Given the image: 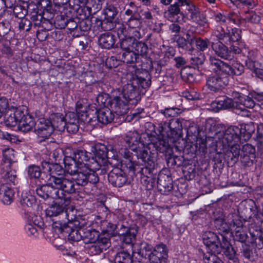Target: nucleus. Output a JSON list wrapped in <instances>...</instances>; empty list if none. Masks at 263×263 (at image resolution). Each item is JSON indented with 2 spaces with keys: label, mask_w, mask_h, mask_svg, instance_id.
<instances>
[{
  "label": "nucleus",
  "mask_w": 263,
  "mask_h": 263,
  "mask_svg": "<svg viewBox=\"0 0 263 263\" xmlns=\"http://www.w3.org/2000/svg\"><path fill=\"white\" fill-rule=\"evenodd\" d=\"M214 18L215 22L218 24L217 25H219L224 27V24L228 20L227 16L223 15L221 13H217L214 14ZM215 25V26H216ZM215 26L214 27V28Z\"/></svg>",
  "instance_id": "61"
},
{
  "label": "nucleus",
  "mask_w": 263,
  "mask_h": 263,
  "mask_svg": "<svg viewBox=\"0 0 263 263\" xmlns=\"http://www.w3.org/2000/svg\"><path fill=\"white\" fill-rule=\"evenodd\" d=\"M232 226L233 227L232 234L234 239L242 243L245 242L248 238V235L243 228L242 221L236 215L233 216Z\"/></svg>",
  "instance_id": "14"
},
{
  "label": "nucleus",
  "mask_w": 263,
  "mask_h": 263,
  "mask_svg": "<svg viewBox=\"0 0 263 263\" xmlns=\"http://www.w3.org/2000/svg\"><path fill=\"white\" fill-rule=\"evenodd\" d=\"M2 184L0 186V200L5 204L9 205L13 201L14 192L9 185L14 182L7 181L1 177Z\"/></svg>",
  "instance_id": "17"
},
{
  "label": "nucleus",
  "mask_w": 263,
  "mask_h": 263,
  "mask_svg": "<svg viewBox=\"0 0 263 263\" xmlns=\"http://www.w3.org/2000/svg\"><path fill=\"white\" fill-rule=\"evenodd\" d=\"M92 152L94 153L97 162L104 163L106 162L108 151L104 144L102 143L95 144L92 146Z\"/></svg>",
  "instance_id": "27"
},
{
  "label": "nucleus",
  "mask_w": 263,
  "mask_h": 263,
  "mask_svg": "<svg viewBox=\"0 0 263 263\" xmlns=\"http://www.w3.org/2000/svg\"><path fill=\"white\" fill-rule=\"evenodd\" d=\"M138 233V228L137 227H132L129 228V230L126 233L125 236L122 237L123 241L129 244L136 239V235Z\"/></svg>",
  "instance_id": "46"
},
{
  "label": "nucleus",
  "mask_w": 263,
  "mask_h": 263,
  "mask_svg": "<svg viewBox=\"0 0 263 263\" xmlns=\"http://www.w3.org/2000/svg\"><path fill=\"white\" fill-rule=\"evenodd\" d=\"M0 138L7 140L11 143H15L17 140V137L7 132H4L0 130Z\"/></svg>",
  "instance_id": "62"
},
{
  "label": "nucleus",
  "mask_w": 263,
  "mask_h": 263,
  "mask_svg": "<svg viewBox=\"0 0 263 263\" xmlns=\"http://www.w3.org/2000/svg\"><path fill=\"white\" fill-rule=\"evenodd\" d=\"M90 224L91 221L88 220L85 216L78 217L77 219L73 220V222H69V224L73 225L75 227L84 230H87V227L90 226Z\"/></svg>",
  "instance_id": "42"
},
{
  "label": "nucleus",
  "mask_w": 263,
  "mask_h": 263,
  "mask_svg": "<svg viewBox=\"0 0 263 263\" xmlns=\"http://www.w3.org/2000/svg\"><path fill=\"white\" fill-rule=\"evenodd\" d=\"M195 43L198 51H204L206 50L210 45V42L208 39H202L197 37L195 41Z\"/></svg>",
  "instance_id": "47"
},
{
  "label": "nucleus",
  "mask_w": 263,
  "mask_h": 263,
  "mask_svg": "<svg viewBox=\"0 0 263 263\" xmlns=\"http://www.w3.org/2000/svg\"><path fill=\"white\" fill-rule=\"evenodd\" d=\"M136 37H128L125 39H121L120 42V47L123 52L134 50V45L135 44Z\"/></svg>",
  "instance_id": "43"
},
{
  "label": "nucleus",
  "mask_w": 263,
  "mask_h": 263,
  "mask_svg": "<svg viewBox=\"0 0 263 263\" xmlns=\"http://www.w3.org/2000/svg\"><path fill=\"white\" fill-rule=\"evenodd\" d=\"M146 137L148 138V135L140 136L137 132L130 131L126 134L125 141L129 146L133 147L132 149L135 152L138 159H140L145 164L152 166L157 160V153L154 152L148 154L147 147H146L145 142L142 140Z\"/></svg>",
  "instance_id": "2"
},
{
  "label": "nucleus",
  "mask_w": 263,
  "mask_h": 263,
  "mask_svg": "<svg viewBox=\"0 0 263 263\" xmlns=\"http://www.w3.org/2000/svg\"><path fill=\"white\" fill-rule=\"evenodd\" d=\"M110 99L108 98V95L106 93H101L98 95L96 98V101L99 105L101 106H103L106 107V106L109 104L108 101Z\"/></svg>",
  "instance_id": "60"
},
{
  "label": "nucleus",
  "mask_w": 263,
  "mask_h": 263,
  "mask_svg": "<svg viewBox=\"0 0 263 263\" xmlns=\"http://www.w3.org/2000/svg\"><path fill=\"white\" fill-rule=\"evenodd\" d=\"M72 163H68V159L65 160V164L66 165L67 172L71 175H75L80 170L79 167L81 166V165L78 164L73 159H71Z\"/></svg>",
  "instance_id": "49"
},
{
  "label": "nucleus",
  "mask_w": 263,
  "mask_h": 263,
  "mask_svg": "<svg viewBox=\"0 0 263 263\" xmlns=\"http://www.w3.org/2000/svg\"><path fill=\"white\" fill-rule=\"evenodd\" d=\"M20 202L23 206L32 207L35 204V199L32 195L25 194L22 195Z\"/></svg>",
  "instance_id": "52"
},
{
  "label": "nucleus",
  "mask_w": 263,
  "mask_h": 263,
  "mask_svg": "<svg viewBox=\"0 0 263 263\" xmlns=\"http://www.w3.org/2000/svg\"><path fill=\"white\" fill-rule=\"evenodd\" d=\"M222 235L220 234L219 235H217L215 233L207 231L204 233L203 235V241L204 245L206 246L207 250L206 253H210L216 255V253H220V246L221 244L222 239L220 235ZM204 253H203V254Z\"/></svg>",
  "instance_id": "9"
},
{
  "label": "nucleus",
  "mask_w": 263,
  "mask_h": 263,
  "mask_svg": "<svg viewBox=\"0 0 263 263\" xmlns=\"http://www.w3.org/2000/svg\"><path fill=\"white\" fill-rule=\"evenodd\" d=\"M204 263H224L216 255L208 252L203 254Z\"/></svg>",
  "instance_id": "53"
},
{
  "label": "nucleus",
  "mask_w": 263,
  "mask_h": 263,
  "mask_svg": "<svg viewBox=\"0 0 263 263\" xmlns=\"http://www.w3.org/2000/svg\"><path fill=\"white\" fill-rule=\"evenodd\" d=\"M157 183L160 190L163 189L164 191H170L173 189L172 179L168 176L158 178Z\"/></svg>",
  "instance_id": "40"
},
{
  "label": "nucleus",
  "mask_w": 263,
  "mask_h": 263,
  "mask_svg": "<svg viewBox=\"0 0 263 263\" xmlns=\"http://www.w3.org/2000/svg\"><path fill=\"white\" fill-rule=\"evenodd\" d=\"M222 239L220 247V253L222 249L224 250L223 253L225 256L230 260H232L234 263H238V259L236 256V251L230 245L228 238L224 235H220Z\"/></svg>",
  "instance_id": "25"
},
{
  "label": "nucleus",
  "mask_w": 263,
  "mask_h": 263,
  "mask_svg": "<svg viewBox=\"0 0 263 263\" xmlns=\"http://www.w3.org/2000/svg\"><path fill=\"white\" fill-rule=\"evenodd\" d=\"M66 124H79L78 116L74 112H70L66 115Z\"/></svg>",
  "instance_id": "63"
},
{
  "label": "nucleus",
  "mask_w": 263,
  "mask_h": 263,
  "mask_svg": "<svg viewBox=\"0 0 263 263\" xmlns=\"http://www.w3.org/2000/svg\"><path fill=\"white\" fill-rule=\"evenodd\" d=\"M95 221L96 223L100 224V229L101 230V232L103 234H114L115 233V230L117 228L116 224L111 223L110 222H109V226L108 228H107L106 226L108 224L107 220L103 219L100 215H98L96 217Z\"/></svg>",
  "instance_id": "33"
},
{
  "label": "nucleus",
  "mask_w": 263,
  "mask_h": 263,
  "mask_svg": "<svg viewBox=\"0 0 263 263\" xmlns=\"http://www.w3.org/2000/svg\"><path fill=\"white\" fill-rule=\"evenodd\" d=\"M246 130V126L242 128L236 126H231L226 130L222 139V143L224 147L230 148V152L225 154L224 159L228 163H235L238 160L240 155L241 138Z\"/></svg>",
  "instance_id": "1"
},
{
  "label": "nucleus",
  "mask_w": 263,
  "mask_h": 263,
  "mask_svg": "<svg viewBox=\"0 0 263 263\" xmlns=\"http://www.w3.org/2000/svg\"><path fill=\"white\" fill-rule=\"evenodd\" d=\"M138 93V88L133 81L124 86L121 95L123 99H125L129 102L137 98Z\"/></svg>",
  "instance_id": "26"
},
{
  "label": "nucleus",
  "mask_w": 263,
  "mask_h": 263,
  "mask_svg": "<svg viewBox=\"0 0 263 263\" xmlns=\"http://www.w3.org/2000/svg\"><path fill=\"white\" fill-rule=\"evenodd\" d=\"M161 112L166 117H173L180 114L181 111L178 108L170 107L161 110Z\"/></svg>",
  "instance_id": "56"
},
{
  "label": "nucleus",
  "mask_w": 263,
  "mask_h": 263,
  "mask_svg": "<svg viewBox=\"0 0 263 263\" xmlns=\"http://www.w3.org/2000/svg\"><path fill=\"white\" fill-rule=\"evenodd\" d=\"M181 119H172L168 123H164L162 126L163 132L167 133L169 137H173L182 130V126Z\"/></svg>",
  "instance_id": "23"
},
{
  "label": "nucleus",
  "mask_w": 263,
  "mask_h": 263,
  "mask_svg": "<svg viewBox=\"0 0 263 263\" xmlns=\"http://www.w3.org/2000/svg\"><path fill=\"white\" fill-rule=\"evenodd\" d=\"M73 226H74L69 224L68 228H71V230L70 232L68 230H66L67 232L69 233V239L74 241H79L82 239L83 240V234L84 230L80 229L77 227L73 229Z\"/></svg>",
  "instance_id": "39"
},
{
  "label": "nucleus",
  "mask_w": 263,
  "mask_h": 263,
  "mask_svg": "<svg viewBox=\"0 0 263 263\" xmlns=\"http://www.w3.org/2000/svg\"><path fill=\"white\" fill-rule=\"evenodd\" d=\"M136 17H130L125 22L126 25L128 26L129 33L135 37L140 39L142 36L140 30L142 25V17L140 13H137Z\"/></svg>",
  "instance_id": "19"
},
{
  "label": "nucleus",
  "mask_w": 263,
  "mask_h": 263,
  "mask_svg": "<svg viewBox=\"0 0 263 263\" xmlns=\"http://www.w3.org/2000/svg\"><path fill=\"white\" fill-rule=\"evenodd\" d=\"M167 250L165 245L159 244L153 250L150 256V263H166L167 259Z\"/></svg>",
  "instance_id": "18"
},
{
  "label": "nucleus",
  "mask_w": 263,
  "mask_h": 263,
  "mask_svg": "<svg viewBox=\"0 0 263 263\" xmlns=\"http://www.w3.org/2000/svg\"><path fill=\"white\" fill-rule=\"evenodd\" d=\"M186 9L190 13V17L192 20L194 18H196V16L200 12L199 9L193 4L192 2L187 5Z\"/></svg>",
  "instance_id": "57"
},
{
  "label": "nucleus",
  "mask_w": 263,
  "mask_h": 263,
  "mask_svg": "<svg viewBox=\"0 0 263 263\" xmlns=\"http://www.w3.org/2000/svg\"><path fill=\"white\" fill-rule=\"evenodd\" d=\"M115 263H132L133 260L130 255L123 251L118 253L115 257Z\"/></svg>",
  "instance_id": "45"
},
{
  "label": "nucleus",
  "mask_w": 263,
  "mask_h": 263,
  "mask_svg": "<svg viewBox=\"0 0 263 263\" xmlns=\"http://www.w3.org/2000/svg\"><path fill=\"white\" fill-rule=\"evenodd\" d=\"M3 155L1 177L7 181L14 182L16 176L14 171L10 170V165L14 161V151L12 148H6L3 151Z\"/></svg>",
  "instance_id": "6"
},
{
  "label": "nucleus",
  "mask_w": 263,
  "mask_h": 263,
  "mask_svg": "<svg viewBox=\"0 0 263 263\" xmlns=\"http://www.w3.org/2000/svg\"><path fill=\"white\" fill-rule=\"evenodd\" d=\"M86 100L83 99L79 100L76 104V110L78 114L86 113L88 108V105L85 103Z\"/></svg>",
  "instance_id": "59"
},
{
  "label": "nucleus",
  "mask_w": 263,
  "mask_h": 263,
  "mask_svg": "<svg viewBox=\"0 0 263 263\" xmlns=\"http://www.w3.org/2000/svg\"><path fill=\"white\" fill-rule=\"evenodd\" d=\"M138 58V55L133 50L123 52L121 60L127 64H134L137 62Z\"/></svg>",
  "instance_id": "41"
},
{
  "label": "nucleus",
  "mask_w": 263,
  "mask_h": 263,
  "mask_svg": "<svg viewBox=\"0 0 263 263\" xmlns=\"http://www.w3.org/2000/svg\"><path fill=\"white\" fill-rule=\"evenodd\" d=\"M176 43L179 48L187 51L191 55L194 52L198 53L193 47V44H190L188 41L182 36L178 37L176 40Z\"/></svg>",
  "instance_id": "37"
},
{
  "label": "nucleus",
  "mask_w": 263,
  "mask_h": 263,
  "mask_svg": "<svg viewBox=\"0 0 263 263\" xmlns=\"http://www.w3.org/2000/svg\"><path fill=\"white\" fill-rule=\"evenodd\" d=\"M209 61L211 68L216 73L206 78L205 86L209 90L217 92L221 90L229 84V79L226 74L227 69H228L226 66L221 68L213 65L214 61H217L215 57H211Z\"/></svg>",
  "instance_id": "4"
},
{
  "label": "nucleus",
  "mask_w": 263,
  "mask_h": 263,
  "mask_svg": "<svg viewBox=\"0 0 263 263\" xmlns=\"http://www.w3.org/2000/svg\"><path fill=\"white\" fill-rule=\"evenodd\" d=\"M108 181L114 186L121 187L127 181L126 174L121 170L115 168L108 175Z\"/></svg>",
  "instance_id": "21"
},
{
  "label": "nucleus",
  "mask_w": 263,
  "mask_h": 263,
  "mask_svg": "<svg viewBox=\"0 0 263 263\" xmlns=\"http://www.w3.org/2000/svg\"><path fill=\"white\" fill-rule=\"evenodd\" d=\"M216 42L211 43V47L215 54L222 59L230 60L232 59L231 52L228 47L224 45L223 41L217 40Z\"/></svg>",
  "instance_id": "24"
},
{
  "label": "nucleus",
  "mask_w": 263,
  "mask_h": 263,
  "mask_svg": "<svg viewBox=\"0 0 263 263\" xmlns=\"http://www.w3.org/2000/svg\"><path fill=\"white\" fill-rule=\"evenodd\" d=\"M152 247L146 242H142L140 246V249L138 250V253L143 257L148 258L150 259L153 251Z\"/></svg>",
  "instance_id": "44"
},
{
  "label": "nucleus",
  "mask_w": 263,
  "mask_h": 263,
  "mask_svg": "<svg viewBox=\"0 0 263 263\" xmlns=\"http://www.w3.org/2000/svg\"><path fill=\"white\" fill-rule=\"evenodd\" d=\"M105 18L103 21L99 20V25L105 30H111L114 28V21L118 11L116 7L111 4H107L103 9Z\"/></svg>",
  "instance_id": "11"
},
{
  "label": "nucleus",
  "mask_w": 263,
  "mask_h": 263,
  "mask_svg": "<svg viewBox=\"0 0 263 263\" xmlns=\"http://www.w3.org/2000/svg\"><path fill=\"white\" fill-rule=\"evenodd\" d=\"M112 110L108 107H103L97 112V118L99 122L103 124L111 123L114 119Z\"/></svg>",
  "instance_id": "31"
},
{
  "label": "nucleus",
  "mask_w": 263,
  "mask_h": 263,
  "mask_svg": "<svg viewBox=\"0 0 263 263\" xmlns=\"http://www.w3.org/2000/svg\"><path fill=\"white\" fill-rule=\"evenodd\" d=\"M27 174L30 179H38L41 175L40 167L36 165H30L27 168Z\"/></svg>",
  "instance_id": "48"
},
{
  "label": "nucleus",
  "mask_w": 263,
  "mask_h": 263,
  "mask_svg": "<svg viewBox=\"0 0 263 263\" xmlns=\"http://www.w3.org/2000/svg\"><path fill=\"white\" fill-rule=\"evenodd\" d=\"M91 155L90 153H87L85 150L77 149L73 152L72 156L70 157V159H73L83 167L88 166L85 162L88 161Z\"/></svg>",
  "instance_id": "30"
},
{
  "label": "nucleus",
  "mask_w": 263,
  "mask_h": 263,
  "mask_svg": "<svg viewBox=\"0 0 263 263\" xmlns=\"http://www.w3.org/2000/svg\"><path fill=\"white\" fill-rule=\"evenodd\" d=\"M232 224H233V219L229 223H227L225 220L222 218L216 219L215 220V226L220 232L228 233L230 230L232 231L233 229Z\"/></svg>",
  "instance_id": "38"
},
{
  "label": "nucleus",
  "mask_w": 263,
  "mask_h": 263,
  "mask_svg": "<svg viewBox=\"0 0 263 263\" xmlns=\"http://www.w3.org/2000/svg\"><path fill=\"white\" fill-rule=\"evenodd\" d=\"M5 123L8 126H15L23 116V111L17 108H8L4 114Z\"/></svg>",
  "instance_id": "22"
},
{
  "label": "nucleus",
  "mask_w": 263,
  "mask_h": 263,
  "mask_svg": "<svg viewBox=\"0 0 263 263\" xmlns=\"http://www.w3.org/2000/svg\"><path fill=\"white\" fill-rule=\"evenodd\" d=\"M34 132L41 138L40 142H42L49 138L53 132V127L48 119L41 118L37 121Z\"/></svg>",
  "instance_id": "13"
},
{
  "label": "nucleus",
  "mask_w": 263,
  "mask_h": 263,
  "mask_svg": "<svg viewBox=\"0 0 263 263\" xmlns=\"http://www.w3.org/2000/svg\"><path fill=\"white\" fill-rule=\"evenodd\" d=\"M150 138V142H145L149 154L150 152H156L158 154L157 151L163 153H168L171 151V147L166 140L155 136L151 137Z\"/></svg>",
  "instance_id": "12"
},
{
  "label": "nucleus",
  "mask_w": 263,
  "mask_h": 263,
  "mask_svg": "<svg viewBox=\"0 0 263 263\" xmlns=\"http://www.w3.org/2000/svg\"><path fill=\"white\" fill-rule=\"evenodd\" d=\"M109 246L110 242L107 238H101L99 241L92 243L89 250L92 254L96 255L100 254L103 250H106Z\"/></svg>",
  "instance_id": "29"
},
{
  "label": "nucleus",
  "mask_w": 263,
  "mask_h": 263,
  "mask_svg": "<svg viewBox=\"0 0 263 263\" xmlns=\"http://www.w3.org/2000/svg\"><path fill=\"white\" fill-rule=\"evenodd\" d=\"M213 64V65L219 68H222V67H227L228 70L227 69L226 74L229 79L230 76H239L244 71L243 66L240 63H235L232 66H230L228 63L217 59V61H214Z\"/></svg>",
  "instance_id": "20"
},
{
  "label": "nucleus",
  "mask_w": 263,
  "mask_h": 263,
  "mask_svg": "<svg viewBox=\"0 0 263 263\" xmlns=\"http://www.w3.org/2000/svg\"><path fill=\"white\" fill-rule=\"evenodd\" d=\"M83 236V241L86 243H92L99 241L101 238L105 237L100 235L98 230L92 229L84 230Z\"/></svg>",
  "instance_id": "34"
},
{
  "label": "nucleus",
  "mask_w": 263,
  "mask_h": 263,
  "mask_svg": "<svg viewBox=\"0 0 263 263\" xmlns=\"http://www.w3.org/2000/svg\"><path fill=\"white\" fill-rule=\"evenodd\" d=\"M198 53L196 52L197 55H195L194 54V56H192L190 59L191 63L195 66L199 65H202L204 61V55L196 50Z\"/></svg>",
  "instance_id": "55"
},
{
  "label": "nucleus",
  "mask_w": 263,
  "mask_h": 263,
  "mask_svg": "<svg viewBox=\"0 0 263 263\" xmlns=\"http://www.w3.org/2000/svg\"><path fill=\"white\" fill-rule=\"evenodd\" d=\"M9 102L5 97H0V119L8 109Z\"/></svg>",
  "instance_id": "58"
},
{
  "label": "nucleus",
  "mask_w": 263,
  "mask_h": 263,
  "mask_svg": "<svg viewBox=\"0 0 263 263\" xmlns=\"http://www.w3.org/2000/svg\"><path fill=\"white\" fill-rule=\"evenodd\" d=\"M108 103L111 110L118 115L122 116L127 113L128 102L125 99H123L121 95L109 99Z\"/></svg>",
  "instance_id": "16"
},
{
  "label": "nucleus",
  "mask_w": 263,
  "mask_h": 263,
  "mask_svg": "<svg viewBox=\"0 0 263 263\" xmlns=\"http://www.w3.org/2000/svg\"><path fill=\"white\" fill-rule=\"evenodd\" d=\"M60 196L59 198H53L55 201L46 209V215L49 217H55L65 212L68 220L73 221V215L70 216L69 212H73V210L67 208L71 203L70 197L67 196L64 192H62V197Z\"/></svg>",
  "instance_id": "5"
},
{
  "label": "nucleus",
  "mask_w": 263,
  "mask_h": 263,
  "mask_svg": "<svg viewBox=\"0 0 263 263\" xmlns=\"http://www.w3.org/2000/svg\"><path fill=\"white\" fill-rule=\"evenodd\" d=\"M242 20L243 23L249 22L251 23H258L260 20V17L253 11H248L245 13Z\"/></svg>",
  "instance_id": "51"
},
{
  "label": "nucleus",
  "mask_w": 263,
  "mask_h": 263,
  "mask_svg": "<svg viewBox=\"0 0 263 263\" xmlns=\"http://www.w3.org/2000/svg\"><path fill=\"white\" fill-rule=\"evenodd\" d=\"M79 171L75 175L74 180L78 185L84 186L88 183L96 184L99 182L98 175L88 166L79 167Z\"/></svg>",
  "instance_id": "8"
},
{
  "label": "nucleus",
  "mask_w": 263,
  "mask_h": 263,
  "mask_svg": "<svg viewBox=\"0 0 263 263\" xmlns=\"http://www.w3.org/2000/svg\"><path fill=\"white\" fill-rule=\"evenodd\" d=\"M52 123L53 130L57 129L60 132L65 130L66 126L65 119L63 115L60 113L52 114L48 119Z\"/></svg>",
  "instance_id": "28"
},
{
  "label": "nucleus",
  "mask_w": 263,
  "mask_h": 263,
  "mask_svg": "<svg viewBox=\"0 0 263 263\" xmlns=\"http://www.w3.org/2000/svg\"><path fill=\"white\" fill-rule=\"evenodd\" d=\"M228 20L232 22L234 24L239 25L243 23V18H241L239 12H230L227 15Z\"/></svg>",
  "instance_id": "54"
},
{
  "label": "nucleus",
  "mask_w": 263,
  "mask_h": 263,
  "mask_svg": "<svg viewBox=\"0 0 263 263\" xmlns=\"http://www.w3.org/2000/svg\"><path fill=\"white\" fill-rule=\"evenodd\" d=\"M18 124L20 130L23 132H28L35 127V123L31 116L25 115L23 113V116L20 120Z\"/></svg>",
  "instance_id": "32"
},
{
  "label": "nucleus",
  "mask_w": 263,
  "mask_h": 263,
  "mask_svg": "<svg viewBox=\"0 0 263 263\" xmlns=\"http://www.w3.org/2000/svg\"><path fill=\"white\" fill-rule=\"evenodd\" d=\"M164 17L172 22L182 23L185 22V15L180 11L179 6L176 3L171 5L164 14Z\"/></svg>",
  "instance_id": "15"
},
{
  "label": "nucleus",
  "mask_w": 263,
  "mask_h": 263,
  "mask_svg": "<svg viewBox=\"0 0 263 263\" xmlns=\"http://www.w3.org/2000/svg\"><path fill=\"white\" fill-rule=\"evenodd\" d=\"M193 21L198 24L199 26L205 27L208 24V20L205 15L200 12L196 16V18H194Z\"/></svg>",
  "instance_id": "64"
},
{
  "label": "nucleus",
  "mask_w": 263,
  "mask_h": 263,
  "mask_svg": "<svg viewBox=\"0 0 263 263\" xmlns=\"http://www.w3.org/2000/svg\"><path fill=\"white\" fill-rule=\"evenodd\" d=\"M212 105L218 109H226L234 107V102L231 98L223 97L213 102Z\"/></svg>",
  "instance_id": "36"
},
{
  "label": "nucleus",
  "mask_w": 263,
  "mask_h": 263,
  "mask_svg": "<svg viewBox=\"0 0 263 263\" xmlns=\"http://www.w3.org/2000/svg\"><path fill=\"white\" fill-rule=\"evenodd\" d=\"M50 178L49 181L51 184L60 188L65 193L72 194L75 193V184L73 179L65 174V171L61 165L54 163L50 166Z\"/></svg>",
  "instance_id": "3"
},
{
  "label": "nucleus",
  "mask_w": 263,
  "mask_h": 263,
  "mask_svg": "<svg viewBox=\"0 0 263 263\" xmlns=\"http://www.w3.org/2000/svg\"><path fill=\"white\" fill-rule=\"evenodd\" d=\"M241 31L237 28H232L230 30L224 27L216 25L213 29L212 34L217 40L223 41L225 44H231L232 42H237L241 38Z\"/></svg>",
  "instance_id": "7"
},
{
  "label": "nucleus",
  "mask_w": 263,
  "mask_h": 263,
  "mask_svg": "<svg viewBox=\"0 0 263 263\" xmlns=\"http://www.w3.org/2000/svg\"><path fill=\"white\" fill-rule=\"evenodd\" d=\"M99 45L105 49L112 48L115 44L114 35L110 33L101 34L98 40Z\"/></svg>",
  "instance_id": "35"
},
{
  "label": "nucleus",
  "mask_w": 263,
  "mask_h": 263,
  "mask_svg": "<svg viewBox=\"0 0 263 263\" xmlns=\"http://www.w3.org/2000/svg\"><path fill=\"white\" fill-rule=\"evenodd\" d=\"M134 44V50L138 56L139 54L144 55L147 53L148 48L145 43L139 42L135 39V44Z\"/></svg>",
  "instance_id": "50"
},
{
  "label": "nucleus",
  "mask_w": 263,
  "mask_h": 263,
  "mask_svg": "<svg viewBox=\"0 0 263 263\" xmlns=\"http://www.w3.org/2000/svg\"><path fill=\"white\" fill-rule=\"evenodd\" d=\"M35 192L39 197L44 199L48 198H59L60 195L62 197V192H64L60 188L51 184L50 181L47 184L37 186Z\"/></svg>",
  "instance_id": "10"
}]
</instances>
